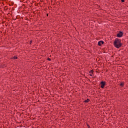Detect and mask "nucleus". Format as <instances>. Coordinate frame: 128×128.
Wrapping results in <instances>:
<instances>
[{"instance_id":"1","label":"nucleus","mask_w":128,"mask_h":128,"mask_svg":"<svg viewBox=\"0 0 128 128\" xmlns=\"http://www.w3.org/2000/svg\"><path fill=\"white\" fill-rule=\"evenodd\" d=\"M114 46L116 48H120L122 46V40L116 38L114 42Z\"/></svg>"},{"instance_id":"2","label":"nucleus","mask_w":128,"mask_h":128,"mask_svg":"<svg viewBox=\"0 0 128 128\" xmlns=\"http://www.w3.org/2000/svg\"><path fill=\"white\" fill-rule=\"evenodd\" d=\"M100 84H101V86H100L101 88H104V86H106V82L102 81L100 82Z\"/></svg>"},{"instance_id":"3","label":"nucleus","mask_w":128,"mask_h":128,"mask_svg":"<svg viewBox=\"0 0 128 128\" xmlns=\"http://www.w3.org/2000/svg\"><path fill=\"white\" fill-rule=\"evenodd\" d=\"M124 36V32L122 31L118 32V34H116L117 38H122Z\"/></svg>"},{"instance_id":"4","label":"nucleus","mask_w":128,"mask_h":128,"mask_svg":"<svg viewBox=\"0 0 128 128\" xmlns=\"http://www.w3.org/2000/svg\"><path fill=\"white\" fill-rule=\"evenodd\" d=\"M104 44V41L102 40L99 41L98 42V46H102V44Z\"/></svg>"},{"instance_id":"5","label":"nucleus","mask_w":128,"mask_h":128,"mask_svg":"<svg viewBox=\"0 0 128 128\" xmlns=\"http://www.w3.org/2000/svg\"><path fill=\"white\" fill-rule=\"evenodd\" d=\"M89 72L90 76H92V74H94V70H90Z\"/></svg>"},{"instance_id":"6","label":"nucleus","mask_w":128,"mask_h":128,"mask_svg":"<svg viewBox=\"0 0 128 128\" xmlns=\"http://www.w3.org/2000/svg\"><path fill=\"white\" fill-rule=\"evenodd\" d=\"M120 86H122V88H124V82H122L120 84Z\"/></svg>"},{"instance_id":"7","label":"nucleus","mask_w":128,"mask_h":128,"mask_svg":"<svg viewBox=\"0 0 128 128\" xmlns=\"http://www.w3.org/2000/svg\"><path fill=\"white\" fill-rule=\"evenodd\" d=\"M6 66V64L0 65V68H4Z\"/></svg>"},{"instance_id":"8","label":"nucleus","mask_w":128,"mask_h":128,"mask_svg":"<svg viewBox=\"0 0 128 128\" xmlns=\"http://www.w3.org/2000/svg\"><path fill=\"white\" fill-rule=\"evenodd\" d=\"M90 99L89 98H87L86 100H85L84 101V102H90Z\"/></svg>"},{"instance_id":"9","label":"nucleus","mask_w":128,"mask_h":128,"mask_svg":"<svg viewBox=\"0 0 128 128\" xmlns=\"http://www.w3.org/2000/svg\"><path fill=\"white\" fill-rule=\"evenodd\" d=\"M12 58H13V60H18V56H14Z\"/></svg>"},{"instance_id":"10","label":"nucleus","mask_w":128,"mask_h":128,"mask_svg":"<svg viewBox=\"0 0 128 128\" xmlns=\"http://www.w3.org/2000/svg\"><path fill=\"white\" fill-rule=\"evenodd\" d=\"M86 124L88 128H90V124H88L86 123Z\"/></svg>"},{"instance_id":"11","label":"nucleus","mask_w":128,"mask_h":128,"mask_svg":"<svg viewBox=\"0 0 128 128\" xmlns=\"http://www.w3.org/2000/svg\"><path fill=\"white\" fill-rule=\"evenodd\" d=\"M47 60H49V61H50V60H52V59H50V58H48Z\"/></svg>"},{"instance_id":"12","label":"nucleus","mask_w":128,"mask_h":128,"mask_svg":"<svg viewBox=\"0 0 128 128\" xmlns=\"http://www.w3.org/2000/svg\"><path fill=\"white\" fill-rule=\"evenodd\" d=\"M32 44V40H31L30 42V44Z\"/></svg>"},{"instance_id":"13","label":"nucleus","mask_w":128,"mask_h":128,"mask_svg":"<svg viewBox=\"0 0 128 128\" xmlns=\"http://www.w3.org/2000/svg\"><path fill=\"white\" fill-rule=\"evenodd\" d=\"M121 2H124V0H121Z\"/></svg>"},{"instance_id":"14","label":"nucleus","mask_w":128,"mask_h":128,"mask_svg":"<svg viewBox=\"0 0 128 128\" xmlns=\"http://www.w3.org/2000/svg\"><path fill=\"white\" fill-rule=\"evenodd\" d=\"M46 16H48V14H46Z\"/></svg>"},{"instance_id":"15","label":"nucleus","mask_w":128,"mask_h":128,"mask_svg":"<svg viewBox=\"0 0 128 128\" xmlns=\"http://www.w3.org/2000/svg\"><path fill=\"white\" fill-rule=\"evenodd\" d=\"M96 72H98V71H96Z\"/></svg>"}]
</instances>
